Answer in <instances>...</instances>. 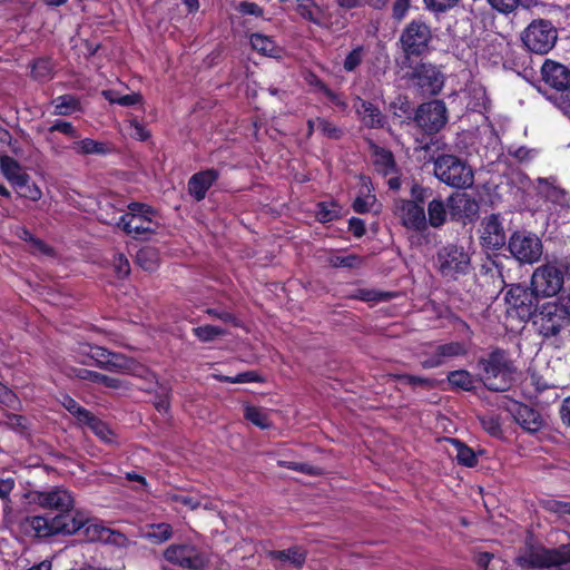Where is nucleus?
<instances>
[{
  "instance_id": "1",
  "label": "nucleus",
  "mask_w": 570,
  "mask_h": 570,
  "mask_svg": "<svg viewBox=\"0 0 570 570\" xmlns=\"http://www.w3.org/2000/svg\"><path fill=\"white\" fill-rule=\"evenodd\" d=\"M88 522V514L76 505L56 514L33 515L24 520L26 527L37 538L75 535Z\"/></svg>"
},
{
  "instance_id": "2",
  "label": "nucleus",
  "mask_w": 570,
  "mask_h": 570,
  "mask_svg": "<svg viewBox=\"0 0 570 570\" xmlns=\"http://www.w3.org/2000/svg\"><path fill=\"white\" fill-rule=\"evenodd\" d=\"M538 333L546 337H554L570 324V287L561 292L554 301L540 303L532 321Z\"/></svg>"
},
{
  "instance_id": "3",
  "label": "nucleus",
  "mask_w": 570,
  "mask_h": 570,
  "mask_svg": "<svg viewBox=\"0 0 570 570\" xmlns=\"http://www.w3.org/2000/svg\"><path fill=\"white\" fill-rule=\"evenodd\" d=\"M564 275L570 276V255L547 259L533 271L530 289L541 298L553 297L561 292Z\"/></svg>"
},
{
  "instance_id": "4",
  "label": "nucleus",
  "mask_w": 570,
  "mask_h": 570,
  "mask_svg": "<svg viewBox=\"0 0 570 570\" xmlns=\"http://www.w3.org/2000/svg\"><path fill=\"white\" fill-rule=\"evenodd\" d=\"M79 354L91 358L97 366L106 371L122 372L135 376L145 374L155 379V376L145 366L136 363L134 360L119 353H112L105 347L89 344L79 347Z\"/></svg>"
},
{
  "instance_id": "5",
  "label": "nucleus",
  "mask_w": 570,
  "mask_h": 570,
  "mask_svg": "<svg viewBox=\"0 0 570 570\" xmlns=\"http://www.w3.org/2000/svg\"><path fill=\"white\" fill-rule=\"evenodd\" d=\"M117 225L127 235L141 239L149 238L159 227L156 212L151 207L136 202L128 205V212L119 218Z\"/></svg>"
},
{
  "instance_id": "6",
  "label": "nucleus",
  "mask_w": 570,
  "mask_h": 570,
  "mask_svg": "<svg viewBox=\"0 0 570 570\" xmlns=\"http://www.w3.org/2000/svg\"><path fill=\"white\" fill-rule=\"evenodd\" d=\"M478 366L480 379L489 390L502 392L510 387L513 370L503 352L495 351L487 358H481Z\"/></svg>"
},
{
  "instance_id": "7",
  "label": "nucleus",
  "mask_w": 570,
  "mask_h": 570,
  "mask_svg": "<svg viewBox=\"0 0 570 570\" xmlns=\"http://www.w3.org/2000/svg\"><path fill=\"white\" fill-rule=\"evenodd\" d=\"M434 175L440 181L453 188L465 189L474 183L471 166L454 155H441L435 158Z\"/></svg>"
},
{
  "instance_id": "8",
  "label": "nucleus",
  "mask_w": 570,
  "mask_h": 570,
  "mask_svg": "<svg viewBox=\"0 0 570 570\" xmlns=\"http://www.w3.org/2000/svg\"><path fill=\"white\" fill-rule=\"evenodd\" d=\"M476 204L466 194L451 195L446 202L432 199L428 205V226L439 228L446 222L448 209L455 219H461L466 212H472Z\"/></svg>"
},
{
  "instance_id": "9",
  "label": "nucleus",
  "mask_w": 570,
  "mask_h": 570,
  "mask_svg": "<svg viewBox=\"0 0 570 570\" xmlns=\"http://www.w3.org/2000/svg\"><path fill=\"white\" fill-rule=\"evenodd\" d=\"M435 266L443 278L456 281L471 269V255L460 245L446 244L436 253Z\"/></svg>"
},
{
  "instance_id": "10",
  "label": "nucleus",
  "mask_w": 570,
  "mask_h": 570,
  "mask_svg": "<svg viewBox=\"0 0 570 570\" xmlns=\"http://www.w3.org/2000/svg\"><path fill=\"white\" fill-rule=\"evenodd\" d=\"M432 40V30L423 20H412L402 31L400 43L405 55V60L411 57H420L428 52Z\"/></svg>"
},
{
  "instance_id": "11",
  "label": "nucleus",
  "mask_w": 570,
  "mask_h": 570,
  "mask_svg": "<svg viewBox=\"0 0 570 570\" xmlns=\"http://www.w3.org/2000/svg\"><path fill=\"white\" fill-rule=\"evenodd\" d=\"M521 39L530 51L546 55L554 47L558 32L550 21L538 19L524 29Z\"/></svg>"
},
{
  "instance_id": "12",
  "label": "nucleus",
  "mask_w": 570,
  "mask_h": 570,
  "mask_svg": "<svg viewBox=\"0 0 570 570\" xmlns=\"http://www.w3.org/2000/svg\"><path fill=\"white\" fill-rule=\"evenodd\" d=\"M539 298L532 289L529 291L520 285L511 287L505 294L508 313L523 322L533 321L540 305Z\"/></svg>"
},
{
  "instance_id": "13",
  "label": "nucleus",
  "mask_w": 570,
  "mask_h": 570,
  "mask_svg": "<svg viewBox=\"0 0 570 570\" xmlns=\"http://www.w3.org/2000/svg\"><path fill=\"white\" fill-rule=\"evenodd\" d=\"M164 558L189 570H203L209 563L207 553L190 543L170 544L164 551Z\"/></svg>"
},
{
  "instance_id": "14",
  "label": "nucleus",
  "mask_w": 570,
  "mask_h": 570,
  "mask_svg": "<svg viewBox=\"0 0 570 570\" xmlns=\"http://www.w3.org/2000/svg\"><path fill=\"white\" fill-rule=\"evenodd\" d=\"M511 255L521 264H533L540 259L543 252L541 239L533 233L515 232L508 244Z\"/></svg>"
},
{
  "instance_id": "15",
  "label": "nucleus",
  "mask_w": 570,
  "mask_h": 570,
  "mask_svg": "<svg viewBox=\"0 0 570 570\" xmlns=\"http://www.w3.org/2000/svg\"><path fill=\"white\" fill-rule=\"evenodd\" d=\"M520 567H552L570 561V544L558 549L532 548L518 557Z\"/></svg>"
},
{
  "instance_id": "16",
  "label": "nucleus",
  "mask_w": 570,
  "mask_h": 570,
  "mask_svg": "<svg viewBox=\"0 0 570 570\" xmlns=\"http://www.w3.org/2000/svg\"><path fill=\"white\" fill-rule=\"evenodd\" d=\"M30 498L40 508L52 510L57 513L76 505L73 493L65 487H51L41 491H32Z\"/></svg>"
},
{
  "instance_id": "17",
  "label": "nucleus",
  "mask_w": 570,
  "mask_h": 570,
  "mask_svg": "<svg viewBox=\"0 0 570 570\" xmlns=\"http://www.w3.org/2000/svg\"><path fill=\"white\" fill-rule=\"evenodd\" d=\"M415 121L426 134L440 131L448 121L445 104L433 100L421 105L416 111Z\"/></svg>"
},
{
  "instance_id": "18",
  "label": "nucleus",
  "mask_w": 570,
  "mask_h": 570,
  "mask_svg": "<svg viewBox=\"0 0 570 570\" xmlns=\"http://www.w3.org/2000/svg\"><path fill=\"white\" fill-rule=\"evenodd\" d=\"M394 214L402 226L414 232L428 229V220L422 205L410 199H399L394 205Z\"/></svg>"
},
{
  "instance_id": "19",
  "label": "nucleus",
  "mask_w": 570,
  "mask_h": 570,
  "mask_svg": "<svg viewBox=\"0 0 570 570\" xmlns=\"http://www.w3.org/2000/svg\"><path fill=\"white\" fill-rule=\"evenodd\" d=\"M480 240L483 248L497 250L505 244V230L499 215L492 214L481 222Z\"/></svg>"
},
{
  "instance_id": "20",
  "label": "nucleus",
  "mask_w": 570,
  "mask_h": 570,
  "mask_svg": "<svg viewBox=\"0 0 570 570\" xmlns=\"http://www.w3.org/2000/svg\"><path fill=\"white\" fill-rule=\"evenodd\" d=\"M81 532L88 541H101L118 547L125 546L127 541V538L119 531L111 530L105 527L99 520L89 517Z\"/></svg>"
},
{
  "instance_id": "21",
  "label": "nucleus",
  "mask_w": 570,
  "mask_h": 570,
  "mask_svg": "<svg viewBox=\"0 0 570 570\" xmlns=\"http://www.w3.org/2000/svg\"><path fill=\"white\" fill-rule=\"evenodd\" d=\"M412 79L416 80V85L425 95H435L443 86L441 72L428 63L419 65L412 73Z\"/></svg>"
},
{
  "instance_id": "22",
  "label": "nucleus",
  "mask_w": 570,
  "mask_h": 570,
  "mask_svg": "<svg viewBox=\"0 0 570 570\" xmlns=\"http://www.w3.org/2000/svg\"><path fill=\"white\" fill-rule=\"evenodd\" d=\"M542 79L557 92L569 89L570 87V70L558 62L547 60L541 68Z\"/></svg>"
},
{
  "instance_id": "23",
  "label": "nucleus",
  "mask_w": 570,
  "mask_h": 570,
  "mask_svg": "<svg viewBox=\"0 0 570 570\" xmlns=\"http://www.w3.org/2000/svg\"><path fill=\"white\" fill-rule=\"evenodd\" d=\"M466 353L465 346L460 342H451L438 345L434 352L422 361L424 368H433L445 363L446 360L464 355Z\"/></svg>"
},
{
  "instance_id": "24",
  "label": "nucleus",
  "mask_w": 570,
  "mask_h": 570,
  "mask_svg": "<svg viewBox=\"0 0 570 570\" xmlns=\"http://www.w3.org/2000/svg\"><path fill=\"white\" fill-rule=\"evenodd\" d=\"M218 173L215 169H207L194 174L188 180V193L197 202L205 198L207 190L217 180Z\"/></svg>"
},
{
  "instance_id": "25",
  "label": "nucleus",
  "mask_w": 570,
  "mask_h": 570,
  "mask_svg": "<svg viewBox=\"0 0 570 570\" xmlns=\"http://www.w3.org/2000/svg\"><path fill=\"white\" fill-rule=\"evenodd\" d=\"M0 170L13 187L21 188L30 180L20 163L6 154L0 155Z\"/></svg>"
},
{
  "instance_id": "26",
  "label": "nucleus",
  "mask_w": 570,
  "mask_h": 570,
  "mask_svg": "<svg viewBox=\"0 0 570 570\" xmlns=\"http://www.w3.org/2000/svg\"><path fill=\"white\" fill-rule=\"evenodd\" d=\"M512 414L515 422L527 432L534 433L543 426L541 415L528 405L517 404Z\"/></svg>"
},
{
  "instance_id": "27",
  "label": "nucleus",
  "mask_w": 570,
  "mask_h": 570,
  "mask_svg": "<svg viewBox=\"0 0 570 570\" xmlns=\"http://www.w3.org/2000/svg\"><path fill=\"white\" fill-rule=\"evenodd\" d=\"M356 114L362 122L368 128H382L385 124V117L381 110L370 101L357 98L354 102Z\"/></svg>"
},
{
  "instance_id": "28",
  "label": "nucleus",
  "mask_w": 570,
  "mask_h": 570,
  "mask_svg": "<svg viewBox=\"0 0 570 570\" xmlns=\"http://www.w3.org/2000/svg\"><path fill=\"white\" fill-rule=\"evenodd\" d=\"M296 2L297 12L303 19L318 27H327L323 9L314 0H296Z\"/></svg>"
},
{
  "instance_id": "29",
  "label": "nucleus",
  "mask_w": 570,
  "mask_h": 570,
  "mask_svg": "<svg viewBox=\"0 0 570 570\" xmlns=\"http://www.w3.org/2000/svg\"><path fill=\"white\" fill-rule=\"evenodd\" d=\"M269 556L273 560L279 561L282 564H289L295 568H301L306 560V551L301 547H291L286 550L271 551Z\"/></svg>"
},
{
  "instance_id": "30",
  "label": "nucleus",
  "mask_w": 570,
  "mask_h": 570,
  "mask_svg": "<svg viewBox=\"0 0 570 570\" xmlns=\"http://www.w3.org/2000/svg\"><path fill=\"white\" fill-rule=\"evenodd\" d=\"M450 446L446 449L450 455L455 456L458 462L464 466L476 465L478 459L474 451L456 439H446Z\"/></svg>"
},
{
  "instance_id": "31",
  "label": "nucleus",
  "mask_w": 570,
  "mask_h": 570,
  "mask_svg": "<svg viewBox=\"0 0 570 570\" xmlns=\"http://www.w3.org/2000/svg\"><path fill=\"white\" fill-rule=\"evenodd\" d=\"M69 375L80 380L102 384L110 389H119L121 386L120 380L87 368H70Z\"/></svg>"
},
{
  "instance_id": "32",
  "label": "nucleus",
  "mask_w": 570,
  "mask_h": 570,
  "mask_svg": "<svg viewBox=\"0 0 570 570\" xmlns=\"http://www.w3.org/2000/svg\"><path fill=\"white\" fill-rule=\"evenodd\" d=\"M373 164L377 171L383 175H389L394 170L395 161L392 153L386 150L374 142H370Z\"/></svg>"
},
{
  "instance_id": "33",
  "label": "nucleus",
  "mask_w": 570,
  "mask_h": 570,
  "mask_svg": "<svg viewBox=\"0 0 570 570\" xmlns=\"http://www.w3.org/2000/svg\"><path fill=\"white\" fill-rule=\"evenodd\" d=\"M142 537L153 543L160 544L173 537V528L165 522L146 524Z\"/></svg>"
},
{
  "instance_id": "34",
  "label": "nucleus",
  "mask_w": 570,
  "mask_h": 570,
  "mask_svg": "<svg viewBox=\"0 0 570 570\" xmlns=\"http://www.w3.org/2000/svg\"><path fill=\"white\" fill-rule=\"evenodd\" d=\"M151 374L154 376H156L154 373H151ZM141 377L145 379L148 383V385L145 386V390L153 391L154 385L158 386V390L156 391L157 395H156V400H155V407L159 412H167L169 409V389H167L164 385H159L157 377L151 379L150 376H148L146 374Z\"/></svg>"
},
{
  "instance_id": "35",
  "label": "nucleus",
  "mask_w": 570,
  "mask_h": 570,
  "mask_svg": "<svg viewBox=\"0 0 570 570\" xmlns=\"http://www.w3.org/2000/svg\"><path fill=\"white\" fill-rule=\"evenodd\" d=\"M250 45L254 50L263 56L274 57L278 53V48L274 40L271 37L261 33H253L250 36Z\"/></svg>"
},
{
  "instance_id": "36",
  "label": "nucleus",
  "mask_w": 570,
  "mask_h": 570,
  "mask_svg": "<svg viewBox=\"0 0 570 570\" xmlns=\"http://www.w3.org/2000/svg\"><path fill=\"white\" fill-rule=\"evenodd\" d=\"M53 114L58 116H68L80 110V104L77 98L70 95L59 96L52 100Z\"/></svg>"
},
{
  "instance_id": "37",
  "label": "nucleus",
  "mask_w": 570,
  "mask_h": 570,
  "mask_svg": "<svg viewBox=\"0 0 570 570\" xmlns=\"http://www.w3.org/2000/svg\"><path fill=\"white\" fill-rule=\"evenodd\" d=\"M449 383L456 389L471 391L475 387L476 380L465 370L452 371L448 375Z\"/></svg>"
},
{
  "instance_id": "38",
  "label": "nucleus",
  "mask_w": 570,
  "mask_h": 570,
  "mask_svg": "<svg viewBox=\"0 0 570 570\" xmlns=\"http://www.w3.org/2000/svg\"><path fill=\"white\" fill-rule=\"evenodd\" d=\"M244 416L247 421L258 426L259 429H268L272 426L268 412L264 409L246 405L244 409Z\"/></svg>"
},
{
  "instance_id": "39",
  "label": "nucleus",
  "mask_w": 570,
  "mask_h": 570,
  "mask_svg": "<svg viewBox=\"0 0 570 570\" xmlns=\"http://www.w3.org/2000/svg\"><path fill=\"white\" fill-rule=\"evenodd\" d=\"M101 441L106 443H114V432L109 426L97 419L94 414H90L85 423Z\"/></svg>"
},
{
  "instance_id": "40",
  "label": "nucleus",
  "mask_w": 570,
  "mask_h": 570,
  "mask_svg": "<svg viewBox=\"0 0 570 570\" xmlns=\"http://www.w3.org/2000/svg\"><path fill=\"white\" fill-rule=\"evenodd\" d=\"M59 402L70 414L76 416L77 420L82 424L91 414L87 409L81 406L76 400H73L71 396L67 394L61 395Z\"/></svg>"
},
{
  "instance_id": "41",
  "label": "nucleus",
  "mask_w": 570,
  "mask_h": 570,
  "mask_svg": "<svg viewBox=\"0 0 570 570\" xmlns=\"http://www.w3.org/2000/svg\"><path fill=\"white\" fill-rule=\"evenodd\" d=\"M71 148L79 155L105 154L106 148L102 142L96 141L90 138L76 140Z\"/></svg>"
},
{
  "instance_id": "42",
  "label": "nucleus",
  "mask_w": 570,
  "mask_h": 570,
  "mask_svg": "<svg viewBox=\"0 0 570 570\" xmlns=\"http://www.w3.org/2000/svg\"><path fill=\"white\" fill-rule=\"evenodd\" d=\"M102 95L110 104H118L124 107H130L141 101V96L137 92L119 95L116 90H105Z\"/></svg>"
},
{
  "instance_id": "43",
  "label": "nucleus",
  "mask_w": 570,
  "mask_h": 570,
  "mask_svg": "<svg viewBox=\"0 0 570 570\" xmlns=\"http://www.w3.org/2000/svg\"><path fill=\"white\" fill-rule=\"evenodd\" d=\"M137 263L146 271H154L158 266V252L153 247H145L138 250Z\"/></svg>"
},
{
  "instance_id": "44",
  "label": "nucleus",
  "mask_w": 570,
  "mask_h": 570,
  "mask_svg": "<svg viewBox=\"0 0 570 570\" xmlns=\"http://www.w3.org/2000/svg\"><path fill=\"white\" fill-rule=\"evenodd\" d=\"M194 335L202 342H212L218 336L226 334V331L218 326L203 325L193 328Z\"/></svg>"
},
{
  "instance_id": "45",
  "label": "nucleus",
  "mask_w": 570,
  "mask_h": 570,
  "mask_svg": "<svg viewBox=\"0 0 570 570\" xmlns=\"http://www.w3.org/2000/svg\"><path fill=\"white\" fill-rule=\"evenodd\" d=\"M16 488V480L13 478H0V499L3 502V511L7 513L12 510V501L10 494Z\"/></svg>"
},
{
  "instance_id": "46",
  "label": "nucleus",
  "mask_w": 570,
  "mask_h": 570,
  "mask_svg": "<svg viewBox=\"0 0 570 570\" xmlns=\"http://www.w3.org/2000/svg\"><path fill=\"white\" fill-rule=\"evenodd\" d=\"M365 50L363 46L354 48L345 58L343 67L347 72L354 71L363 61Z\"/></svg>"
},
{
  "instance_id": "47",
  "label": "nucleus",
  "mask_w": 570,
  "mask_h": 570,
  "mask_svg": "<svg viewBox=\"0 0 570 570\" xmlns=\"http://www.w3.org/2000/svg\"><path fill=\"white\" fill-rule=\"evenodd\" d=\"M215 379L219 382H228V383H249V382H261V376L254 371H247L237 374L236 376H226V375H215Z\"/></svg>"
},
{
  "instance_id": "48",
  "label": "nucleus",
  "mask_w": 570,
  "mask_h": 570,
  "mask_svg": "<svg viewBox=\"0 0 570 570\" xmlns=\"http://www.w3.org/2000/svg\"><path fill=\"white\" fill-rule=\"evenodd\" d=\"M52 72V63L49 59H38L33 66L31 73L33 78L38 80H46L51 76Z\"/></svg>"
},
{
  "instance_id": "49",
  "label": "nucleus",
  "mask_w": 570,
  "mask_h": 570,
  "mask_svg": "<svg viewBox=\"0 0 570 570\" xmlns=\"http://www.w3.org/2000/svg\"><path fill=\"white\" fill-rule=\"evenodd\" d=\"M317 129L327 138L338 139L342 137L343 131L335 124L324 119L317 118Z\"/></svg>"
},
{
  "instance_id": "50",
  "label": "nucleus",
  "mask_w": 570,
  "mask_h": 570,
  "mask_svg": "<svg viewBox=\"0 0 570 570\" xmlns=\"http://www.w3.org/2000/svg\"><path fill=\"white\" fill-rule=\"evenodd\" d=\"M176 502H179L188 507L190 510H195L200 507H203L204 509H213L212 502H209L207 499L196 498L191 495H178L176 497Z\"/></svg>"
},
{
  "instance_id": "51",
  "label": "nucleus",
  "mask_w": 570,
  "mask_h": 570,
  "mask_svg": "<svg viewBox=\"0 0 570 570\" xmlns=\"http://www.w3.org/2000/svg\"><path fill=\"white\" fill-rule=\"evenodd\" d=\"M277 464L279 466L287 468V469L298 471V472L309 474V475H317L321 473L318 468L312 466L306 463H297V462H292V461L279 460V461H277Z\"/></svg>"
},
{
  "instance_id": "52",
  "label": "nucleus",
  "mask_w": 570,
  "mask_h": 570,
  "mask_svg": "<svg viewBox=\"0 0 570 570\" xmlns=\"http://www.w3.org/2000/svg\"><path fill=\"white\" fill-rule=\"evenodd\" d=\"M375 203V196L371 194H366L364 196H358L355 198L353 203V209L356 213L364 214L368 213L372 208V206Z\"/></svg>"
},
{
  "instance_id": "53",
  "label": "nucleus",
  "mask_w": 570,
  "mask_h": 570,
  "mask_svg": "<svg viewBox=\"0 0 570 570\" xmlns=\"http://www.w3.org/2000/svg\"><path fill=\"white\" fill-rule=\"evenodd\" d=\"M50 132L59 131L70 138H78L79 134L77 129L73 127L71 122L63 121V120H56L52 126L49 128Z\"/></svg>"
},
{
  "instance_id": "54",
  "label": "nucleus",
  "mask_w": 570,
  "mask_h": 570,
  "mask_svg": "<svg viewBox=\"0 0 570 570\" xmlns=\"http://www.w3.org/2000/svg\"><path fill=\"white\" fill-rule=\"evenodd\" d=\"M357 297L364 302H382L387 301L391 297V294L374 289H360Z\"/></svg>"
},
{
  "instance_id": "55",
  "label": "nucleus",
  "mask_w": 570,
  "mask_h": 570,
  "mask_svg": "<svg viewBox=\"0 0 570 570\" xmlns=\"http://www.w3.org/2000/svg\"><path fill=\"white\" fill-rule=\"evenodd\" d=\"M480 422L482 428L493 436H497L501 433V424L499 419L494 415H484L480 417Z\"/></svg>"
},
{
  "instance_id": "56",
  "label": "nucleus",
  "mask_w": 570,
  "mask_h": 570,
  "mask_svg": "<svg viewBox=\"0 0 570 570\" xmlns=\"http://www.w3.org/2000/svg\"><path fill=\"white\" fill-rule=\"evenodd\" d=\"M489 3L499 12L510 13L514 11L522 0H488Z\"/></svg>"
},
{
  "instance_id": "57",
  "label": "nucleus",
  "mask_w": 570,
  "mask_h": 570,
  "mask_svg": "<svg viewBox=\"0 0 570 570\" xmlns=\"http://www.w3.org/2000/svg\"><path fill=\"white\" fill-rule=\"evenodd\" d=\"M393 377L397 379L400 382L404 383V384H409L411 386H431L432 385V381L429 380V379H425V377H420V376H415V375H410V374H397V375H393Z\"/></svg>"
},
{
  "instance_id": "58",
  "label": "nucleus",
  "mask_w": 570,
  "mask_h": 570,
  "mask_svg": "<svg viewBox=\"0 0 570 570\" xmlns=\"http://www.w3.org/2000/svg\"><path fill=\"white\" fill-rule=\"evenodd\" d=\"M236 10L238 12H240L242 14H249V16H255V17H261L264 13V10L262 7H259L255 2H249V1H240L237 4Z\"/></svg>"
},
{
  "instance_id": "59",
  "label": "nucleus",
  "mask_w": 570,
  "mask_h": 570,
  "mask_svg": "<svg viewBox=\"0 0 570 570\" xmlns=\"http://www.w3.org/2000/svg\"><path fill=\"white\" fill-rule=\"evenodd\" d=\"M114 266L119 277H125L130 273L129 262L124 254L114 257Z\"/></svg>"
},
{
  "instance_id": "60",
  "label": "nucleus",
  "mask_w": 570,
  "mask_h": 570,
  "mask_svg": "<svg viewBox=\"0 0 570 570\" xmlns=\"http://www.w3.org/2000/svg\"><path fill=\"white\" fill-rule=\"evenodd\" d=\"M20 189H22L20 196L28 198L32 202H37L42 197L41 189L38 187V185L33 183L29 184L28 181L27 185L22 186Z\"/></svg>"
},
{
  "instance_id": "61",
  "label": "nucleus",
  "mask_w": 570,
  "mask_h": 570,
  "mask_svg": "<svg viewBox=\"0 0 570 570\" xmlns=\"http://www.w3.org/2000/svg\"><path fill=\"white\" fill-rule=\"evenodd\" d=\"M334 266L356 267L361 264V258L356 255L337 256L332 261Z\"/></svg>"
},
{
  "instance_id": "62",
  "label": "nucleus",
  "mask_w": 570,
  "mask_h": 570,
  "mask_svg": "<svg viewBox=\"0 0 570 570\" xmlns=\"http://www.w3.org/2000/svg\"><path fill=\"white\" fill-rule=\"evenodd\" d=\"M456 1L458 0H424L426 7L436 12H443L452 8Z\"/></svg>"
},
{
  "instance_id": "63",
  "label": "nucleus",
  "mask_w": 570,
  "mask_h": 570,
  "mask_svg": "<svg viewBox=\"0 0 570 570\" xmlns=\"http://www.w3.org/2000/svg\"><path fill=\"white\" fill-rule=\"evenodd\" d=\"M554 105L563 112L564 105H570V87L569 89H563L559 92H556L553 97H551Z\"/></svg>"
},
{
  "instance_id": "64",
  "label": "nucleus",
  "mask_w": 570,
  "mask_h": 570,
  "mask_svg": "<svg viewBox=\"0 0 570 570\" xmlns=\"http://www.w3.org/2000/svg\"><path fill=\"white\" fill-rule=\"evenodd\" d=\"M410 191L413 198L412 202H416L417 204L422 205L426 198L429 189L424 188L423 186L416 183H413Z\"/></svg>"
}]
</instances>
